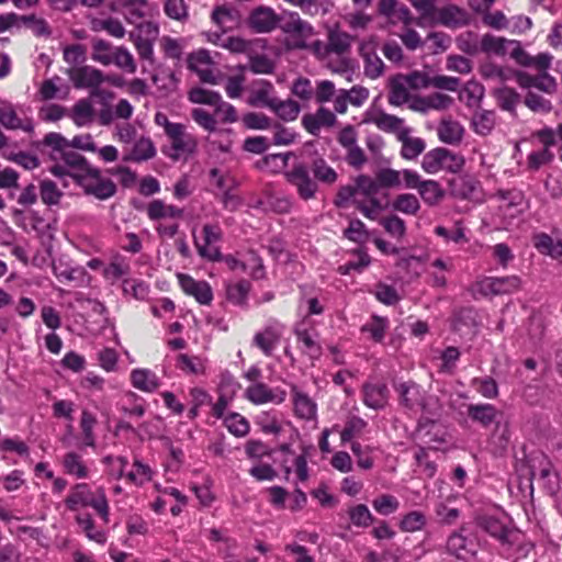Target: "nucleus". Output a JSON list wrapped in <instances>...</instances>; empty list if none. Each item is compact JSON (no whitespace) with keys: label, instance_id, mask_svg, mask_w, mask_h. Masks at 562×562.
Returning <instances> with one entry per match:
<instances>
[{"label":"nucleus","instance_id":"obj_48","mask_svg":"<svg viewBox=\"0 0 562 562\" xmlns=\"http://www.w3.org/2000/svg\"><path fill=\"white\" fill-rule=\"evenodd\" d=\"M371 122L382 131L395 133L397 137L402 130L407 128L402 119L386 113H378L373 115L371 117Z\"/></svg>","mask_w":562,"mask_h":562},{"label":"nucleus","instance_id":"obj_20","mask_svg":"<svg viewBox=\"0 0 562 562\" xmlns=\"http://www.w3.org/2000/svg\"><path fill=\"white\" fill-rule=\"evenodd\" d=\"M464 529L452 533L447 541V550L450 554L460 560L468 561L472 559L477 550V543L474 538L468 537Z\"/></svg>","mask_w":562,"mask_h":562},{"label":"nucleus","instance_id":"obj_35","mask_svg":"<svg viewBox=\"0 0 562 562\" xmlns=\"http://www.w3.org/2000/svg\"><path fill=\"white\" fill-rule=\"evenodd\" d=\"M401 403L411 412L417 413V407L423 396L422 389L414 382H404L397 386Z\"/></svg>","mask_w":562,"mask_h":562},{"label":"nucleus","instance_id":"obj_45","mask_svg":"<svg viewBox=\"0 0 562 562\" xmlns=\"http://www.w3.org/2000/svg\"><path fill=\"white\" fill-rule=\"evenodd\" d=\"M468 414L472 420L487 427L495 420L497 411L492 404H471Z\"/></svg>","mask_w":562,"mask_h":562},{"label":"nucleus","instance_id":"obj_62","mask_svg":"<svg viewBox=\"0 0 562 562\" xmlns=\"http://www.w3.org/2000/svg\"><path fill=\"white\" fill-rule=\"evenodd\" d=\"M123 292L136 300H146L149 294V286L146 282L137 279H124Z\"/></svg>","mask_w":562,"mask_h":562},{"label":"nucleus","instance_id":"obj_43","mask_svg":"<svg viewBox=\"0 0 562 562\" xmlns=\"http://www.w3.org/2000/svg\"><path fill=\"white\" fill-rule=\"evenodd\" d=\"M76 521L88 539L100 544H103L106 541L105 532L94 526V521L90 514H78L76 516Z\"/></svg>","mask_w":562,"mask_h":562},{"label":"nucleus","instance_id":"obj_19","mask_svg":"<svg viewBox=\"0 0 562 562\" xmlns=\"http://www.w3.org/2000/svg\"><path fill=\"white\" fill-rule=\"evenodd\" d=\"M248 25L257 33H270L281 25V16L273 9L260 5L250 12Z\"/></svg>","mask_w":562,"mask_h":562},{"label":"nucleus","instance_id":"obj_34","mask_svg":"<svg viewBox=\"0 0 562 562\" xmlns=\"http://www.w3.org/2000/svg\"><path fill=\"white\" fill-rule=\"evenodd\" d=\"M295 334L304 352L311 358H318L321 356V347L316 340L317 335L315 330L307 329L305 324L301 323L296 325Z\"/></svg>","mask_w":562,"mask_h":562},{"label":"nucleus","instance_id":"obj_59","mask_svg":"<svg viewBox=\"0 0 562 562\" xmlns=\"http://www.w3.org/2000/svg\"><path fill=\"white\" fill-rule=\"evenodd\" d=\"M311 168L314 177L326 184H333L338 178L335 169L331 168L323 158L315 159Z\"/></svg>","mask_w":562,"mask_h":562},{"label":"nucleus","instance_id":"obj_26","mask_svg":"<svg viewBox=\"0 0 562 562\" xmlns=\"http://www.w3.org/2000/svg\"><path fill=\"white\" fill-rule=\"evenodd\" d=\"M276 98L274 88L269 81L257 80L251 83L248 98L250 105L270 109Z\"/></svg>","mask_w":562,"mask_h":562},{"label":"nucleus","instance_id":"obj_28","mask_svg":"<svg viewBox=\"0 0 562 562\" xmlns=\"http://www.w3.org/2000/svg\"><path fill=\"white\" fill-rule=\"evenodd\" d=\"M130 380L133 387L145 393H153L160 386V379L149 369H133Z\"/></svg>","mask_w":562,"mask_h":562},{"label":"nucleus","instance_id":"obj_44","mask_svg":"<svg viewBox=\"0 0 562 562\" xmlns=\"http://www.w3.org/2000/svg\"><path fill=\"white\" fill-rule=\"evenodd\" d=\"M131 272V263L130 260L121 255L113 257L111 262L104 269V277L115 282L122 278H125Z\"/></svg>","mask_w":562,"mask_h":562},{"label":"nucleus","instance_id":"obj_14","mask_svg":"<svg viewBox=\"0 0 562 562\" xmlns=\"http://www.w3.org/2000/svg\"><path fill=\"white\" fill-rule=\"evenodd\" d=\"M0 124L7 130H21L26 133L33 132L34 124L22 106H15L3 100L0 105Z\"/></svg>","mask_w":562,"mask_h":562},{"label":"nucleus","instance_id":"obj_12","mask_svg":"<svg viewBox=\"0 0 562 562\" xmlns=\"http://www.w3.org/2000/svg\"><path fill=\"white\" fill-rule=\"evenodd\" d=\"M222 229L217 224H205L200 236L194 237V244L201 257L215 261L221 257L218 243Z\"/></svg>","mask_w":562,"mask_h":562},{"label":"nucleus","instance_id":"obj_50","mask_svg":"<svg viewBox=\"0 0 562 562\" xmlns=\"http://www.w3.org/2000/svg\"><path fill=\"white\" fill-rule=\"evenodd\" d=\"M270 110H272L283 121H294L299 116L301 109L299 103L294 100H279L276 98Z\"/></svg>","mask_w":562,"mask_h":562},{"label":"nucleus","instance_id":"obj_49","mask_svg":"<svg viewBox=\"0 0 562 562\" xmlns=\"http://www.w3.org/2000/svg\"><path fill=\"white\" fill-rule=\"evenodd\" d=\"M473 131L482 136L488 135L495 126V113L492 111H476L472 117Z\"/></svg>","mask_w":562,"mask_h":562},{"label":"nucleus","instance_id":"obj_58","mask_svg":"<svg viewBox=\"0 0 562 562\" xmlns=\"http://www.w3.org/2000/svg\"><path fill=\"white\" fill-rule=\"evenodd\" d=\"M156 155L154 143L148 137H140L133 146L131 157L135 161H145Z\"/></svg>","mask_w":562,"mask_h":562},{"label":"nucleus","instance_id":"obj_54","mask_svg":"<svg viewBox=\"0 0 562 562\" xmlns=\"http://www.w3.org/2000/svg\"><path fill=\"white\" fill-rule=\"evenodd\" d=\"M154 471L151 468L140 461L139 459H134L131 471L126 474V479L135 484V485H144L149 482L153 477Z\"/></svg>","mask_w":562,"mask_h":562},{"label":"nucleus","instance_id":"obj_61","mask_svg":"<svg viewBox=\"0 0 562 562\" xmlns=\"http://www.w3.org/2000/svg\"><path fill=\"white\" fill-rule=\"evenodd\" d=\"M97 425V417L93 413L85 409L81 413L80 418V428L83 435V442L88 447H94L95 437H94V426Z\"/></svg>","mask_w":562,"mask_h":562},{"label":"nucleus","instance_id":"obj_15","mask_svg":"<svg viewBox=\"0 0 562 562\" xmlns=\"http://www.w3.org/2000/svg\"><path fill=\"white\" fill-rule=\"evenodd\" d=\"M479 526L495 538L503 547H512L519 541L520 533L508 527L505 520L495 516L485 515L480 517Z\"/></svg>","mask_w":562,"mask_h":562},{"label":"nucleus","instance_id":"obj_55","mask_svg":"<svg viewBox=\"0 0 562 562\" xmlns=\"http://www.w3.org/2000/svg\"><path fill=\"white\" fill-rule=\"evenodd\" d=\"M368 423L359 416H351L346 420L345 427L340 432L342 443L351 441L353 438L363 434Z\"/></svg>","mask_w":562,"mask_h":562},{"label":"nucleus","instance_id":"obj_13","mask_svg":"<svg viewBox=\"0 0 562 562\" xmlns=\"http://www.w3.org/2000/svg\"><path fill=\"white\" fill-rule=\"evenodd\" d=\"M244 397L254 405H280L286 398V391L280 386L271 387L262 381L249 384L244 391Z\"/></svg>","mask_w":562,"mask_h":562},{"label":"nucleus","instance_id":"obj_33","mask_svg":"<svg viewBox=\"0 0 562 562\" xmlns=\"http://www.w3.org/2000/svg\"><path fill=\"white\" fill-rule=\"evenodd\" d=\"M463 135V126L454 120L446 119L438 125V137L445 144L457 145L462 140Z\"/></svg>","mask_w":562,"mask_h":562},{"label":"nucleus","instance_id":"obj_5","mask_svg":"<svg viewBox=\"0 0 562 562\" xmlns=\"http://www.w3.org/2000/svg\"><path fill=\"white\" fill-rule=\"evenodd\" d=\"M87 195H92L98 200H108L116 192L115 183L105 177L97 167H86L81 173L75 175L74 180Z\"/></svg>","mask_w":562,"mask_h":562},{"label":"nucleus","instance_id":"obj_18","mask_svg":"<svg viewBox=\"0 0 562 562\" xmlns=\"http://www.w3.org/2000/svg\"><path fill=\"white\" fill-rule=\"evenodd\" d=\"M378 46L374 36L361 41L359 45V54L364 61V74L372 79L380 77L384 70V64L376 54Z\"/></svg>","mask_w":562,"mask_h":562},{"label":"nucleus","instance_id":"obj_1","mask_svg":"<svg viewBox=\"0 0 562 562\" xmlns=\"http://www.w3.org/2000/svg\"><path fill=\"white\" fill-rule=\"evenodd\" d=\"M351 46V36L346 32L331 29L328 41L319 40L311 44V53L328 69L337 74H350L353 69L352 60L346 56Z\"/></svg>","mask_w":562,"mask_h":562},{"label":"nucleus","instance_id":"obj_47","mask_svg":"<svg viewBox=\"0 0 562 562\" xmlns=\"http://www.w3.org/2000/svg\"><path fill=\"white\" fill-rule=\"evenodd\" d=\"M406 80L401 76H396L391 80L389 102L393 105H402L409 101L411 94Z\"/></svg>","mask_w":562,"mask_h":562},{"label":"nucleus","instance_id":"obj_37","mask_svg":"<svg viewBox=\"0 0 562 562\" xmlns=\"http://www.w3.org/2000/svg\"><path fill=\"white\" fill-rule=\"evenodd\" d=\"M389 326L386 317L374 315L361 327V333L368 335L370 340L380 344L384 340Z\"/></svg>","mask_w":562,"mask_h":562},{"label":"nucleus","instance_id":"obj_8","mask_svg":"<svg viewBox=\"0 0 562 562\" xmlns=\"http://www.w3.org/2000/svg\"><path fill=\"white\" fill-rule=\"evenodd\" d=\"M355 187L360 199V212L370 220L376 218L383 210L382 202L376 198L380 187L378 180L360 175L356 178Z\"/></svg>","mask_w":562,"mask_h":562},{"label":"nucleus","instance_id":"obj_23","mask_svg":"<svg viewBox=\"0 0 562 562\" xmlns=\"http://www.w3.org/2000/svg\"><path fill=\"white\" fill-rule=\"evenodd\" d=\"M363 403L372 409H383L389 401V389L382 382H367L362 386Z\"/></svg>","mask_w":562,"mask_h":562},{"label":"nucleus","instance_id":"obj_42","mask_svg":"<svg viewBox=\"0 0 562 562\" xmlns=\"http://www.w3.org/2000/svg\"><path fill=\"white\" fill-rule=\"evenodd\" d=\"M63 467L65 473L77 479H86L89 476V470L81 456L76 452H68L64 456Z\"/></svg>","mask_w":562,"mask_h":562},{"label":"nucleus","instance_id":"obj_7","mask_svg":"<svg viewBox=\"0 0 562 562\" xmlns=\"http://www.w3.org/2000/svg\"><path fill=\"white\" fill-rule=\"evenodd\" d=\"M167 137L168 144L164 147L162 153L175 161L188 160L196 149V138L187 131L183 124L171 126Z\"/></svg>","mask_w":562,"mask_h":562},{"label":"nucleus","instance_id":"obj_3","mask_svg":"<svg viewBox=\"0 0 562 562\" xmlns=\"http://www.w3.org/2000/svg\"><path fill=\"white\" fill-rule=\"evenodd\" d=\"M65 505L71 512L90 506L104 524L110 521V507L102 487L92 491L86 483L76 484L66 497Z\"/></svg>","mask_w":562,"mask_h":562},{"label":"nucleus","instance_id":"obj_17","mask_svg":"<svg viewBox=\"0 0 562 562\" xmlns=\"http://www.w3.org/2000/svg\"><path fill=\"white\" fill-rule=\"evenodd\" d=\"M58 160H63L65 165L57 164L50 168V172L58 178L70 177L75 180L76 173H81L86 170V167L91 166L88 160L82 155L75 151L70 145L68 146V150L59 155Z\"/></svg>","mask_w":562,"mask_h":562},{"label":"nucleus","instance_id":"obj_36","mask_svg":"<svg viewBox=\"0 0 562 562\" xmlns=\"http://www.w3.org/2000/svg\"><path fill=\"white\" fill-rule=\"evenodd\" d=\"M426 427H428V424L420 425V431ZM424 441L429 449L440 450L448 443V432L443 426L430 420Z\"/></svg>","mask_w":562,"mask_h":562},{"label":"nucleus","instance_id":"obj_22","mask_svg":"<svg viewBox=\"0 0 562 562\" xmlns=\"http://www.w3.org/2000/svg\"><path fill=\"white\" fill-rule=\"evenodd\" d=\"M225 261L232 270L244 272L254 279H261L265 276L261 259L254 252L247 254L244 259L228 256Z\"/></svg>","mask_w":562,"mask_h":562},{"label":"nucleus","instance_id":"obj_38","mask_svg":"<svg viewBox=\"0 0 562 562\" xmlns=\"http://www.w3.org/2000/svg\"><path fill=\"white\" fill-rule=\"evenodd\" d=\"M423 202L428 206L438 205L445 198V190L436 180H424L417 190Z\"/></svg>","mask_w":562,"mask_h":562},{"label":"nucleus","instance_id":"obj_21","mask_svg":"<svg viewBox=\"0 0 562 562\" xmlns=\"http://www.w3.org/2000/svg\"><path fill=\"white\" fill-rule=\"evenodd\" d=\"M69 78L76 88L95 89L103 83V72L90 66L71 68L68 71Z\"/></svg>","mask_w":562,"mask_h":562},{"label":"nucleus","instance_id":"obj_31","mask_svg":"<svg viewBox=\"0 0 562 562\" xmlns=\"http://www.w3.org/2000/svg\"><path fill=\"white\" fill-rule=\"evenodd\" d=\"M146 212L149 220L154 222L162 220H178L183 214V211L180 207L166 204L161 200H153L149 202Z\"/></svg>","mask_w":562,"mask_h":562},{"label":"nucleus","instance_id":"obj_24","mask_svg":"<svg viewBox=\"0 0 562 562\" xmlns=\"http://www.w3.org/2000/svg\"><path fill=\"white\" fill-rule=\"evenodd\" d=\"M181 289L189 295H192L200 304H210L213 299V292L206 281H196L187 274H178Z\"/></svg>","mask_w":562,"mask_h":562},{"label":"nucleus","instance_id":"obj_4","mask_svg":"<svg viewBox=\"0 0 562 562\" xmlns=\"http://www.w3.org/2000/svg\"><path fill=\"white\" fill-rule=\"evenodd\" d=\"M281 31L285 35V46L290 49H308L311 52L312 38L315 35L314 27L301 19L296 12H288L281 15Z\"/></svg>","mask_w":562,"mask_h":562},{"label":"nucleus","instance_id":"obj_40","mask_svg":"<svg viewBox=\"0 0 562 562\" xmlns=\"http://www.w3.org/2000/svg\"><path fill=\"white\" fill-rule=\"evenodd\" d=\"M70 117L79 126H88L94 120V109L91 101L81 99L71 109Z\"/></svg>","mask_w":562,"mask_h":562},{"label":"nucleus","instance_id":"obj_60","mask_svg":"<svg viewBox=\"0 0 562 562\" xmlns=\"http://www.w3.org/2000/svg\"><path fill=\"white\" fill-rule=\"evenodd\" d=\"M112 64L127 74H135L137 69L133 55L123 46L115 47Z\"/></svg>","mask_w":562,"mask_h":562},{"label":"nucleus","instance_id":"obj_30","mask_svg":"<svg viewBox=\"0 0 562 562\" xmlns=\"http://www.w3.org/2000/svg\"><path fill=\"white\" fill-rule=\"evenodd\" d=\"M412 130L407 127L400 132L397 139L402 143L401 156L407 160L416 159L426 148L425 140L420 137H413Z\"/></svg>","mask_w":562,"mask_h":562},{"label":"nucleus","instance_id":"obj_29","mask_svg":"<svg viewBox=\"0 0 562 562\" xmlns=\"http://www.w3.org/2000/svg\"><path fill=\"white\" fill-rule=\"evenodd\" d=\"M294 413L305 420L315 419L317 415L316 403L296 386H292Z\"/></svg>","mask_w":562,"mask_h":562},{"label":"nucleus","instance_id":"obj_16","mask_svg":"<svg viewBox=\"0 0 562 562\" xmlns=\"http://www.w3.org/2000/svg\"><path fill=\"white\" fill-rule=\"evenodd\" d=\"M288 182L296 189L299 196L303 200L313 199L318 186L311 178L305 165L296 164L285 173Z\"/></svg>","mask_w":562,"mask_h":562},{"label":"nucleus","instance_id":"obj_25","mask_svg":"<svg viewBox=\"0 0 562 562\" xmlns=\"http://www.w3.org/2000/svg\"><path fill=\"white\" fill-rule=\"evenodd\" d=\"M283 333V326L273 322L254 337V344L262 350L266 356H271Z\"/></svg>","mask_w":562,"mask_h":562},{"label":"nucleus","instance_id":"obj_27","mask_svg":"<svg viewBox=\"0 0 562 562\" xmlns=\"http://www.w3.org/2000/svg\"><path fill=\"white\" fill-rule=\"evenodd\" d=\"M336 122V115L326 108H319L313 114H305L302 124L312 135H318L323 127L333 126Z\"/></svg>","mask_w":562,"mask_h":562},{"label":"nucleus","instance_id":"obj_2","mask_svg":"<svg viewBox=\"0 0 562 562\" xmlns=\"http://www.w3.org/2000/svg\"><path fill=\"white\" fill-rule=\"evenodd\" d=\"M517 473L530 483L538 481L550 494H555L560 488V476L543 452L537 451L527 456L526 460L517 467Z\"/></svg>","mask_w":562,"mask_h":562},{"label":"nucleus","instance_id":"obj_32","mask_svg":"<svg viewBox=\"0 0 562 562\" xmlns=\"http://www.w3.org/2000/svg\"><path fill=\"white\" fill-rule=\"evenodd\" d=\"M437 20L447 27H460L469 23V14L456 5H447L437 12Z\"/></svg>","mask_w":562,"mask_h":562},{"label":"nucleus","instance_id":"obj_57","mask_svg":"<svg viewBox=\"0 0 562 562\" xmlns=\"http://www.w3.org/2000/svg\"><path fill=\"white\" fill-rule=\"evenodd\" d=\"M189 395L191 408L189 409L188 417L194 419L202 406L211 404L212 396L202 387H192Z\"/></svg>","mask_w":562,"mask_h":562},{"label":"nucleus","instance_id":"obj_64","mask_svg":"<svg viewBox=\"0 0 562 562\" xmlns=\"http://www.w3.org/2000/svg\"><path fill=\"white\" fill-rule=\"evenodd\" d=\"M372 506L378 514L389 516L398 509L400 502L393 495L383 494L372 502Z\"/></svg>","mask_w":562,"mask_h":562},{"label":"nucleus","instance_id":"obj_11","mask_svg":"<svg viewBox=\"0 0 562 562\" xmlns=\"http://www.w3.org/2000/svg\"><path fill=\"white\" fill-rule=\"evenodd\" d=\"M188 68L196 74L201 81L217 85L221 79V72L210 52L201 48L189 54Z\"/></svg>","mask_w":562,"mask_h":562},{"label":"nucleus","instance_id":"obj_39","mask_svg":"<svg viewBox=\"0 0 562 562\" xmlns=\"http://www.w3.org/2000/svg\"><path fill=\"white\" fill-rule=\"evenodd\" d=\"M513 40L494 36L492 34H484L480 41V52L486 54H493L498 57H503L507 54L508 47Z\"/></svg>","mask_w":562,"mask_h":562},{"label":"nucleus","instance_id":"obj_46","mask_svg":"<svg viewBox=\"0 0 562 562\" xmlns=\"http://www.w3.org/2000/svg\"><path fill=\"white\" fill-rule=\"evenodd\" d=\"M392 209L405 215H416L420 210V202L413 193H401L392 201Z\"/></svg>","mask_w":562,"mask_h":562},{"label":"nucleus","instance_id":"obj_10","mask_svg":"<svg viewBox=\"0 0 562 562\" xmlns=\"http://www.w3.org/2000/svg\"><path fill=\"white\" fill-rule=\"evenodd\" d=\"M520 284L521 280L517 276L482 277L473 283L472 292L483 296L509 294L517 291Z\"/></svg>","mask_w":562,"mask_h":562},{"label":"nucleus","instance_id":"obj_52","mask_svg":"<svg viewBox=\"0 0 562 562\" xmlns=\"http://www.w3.org/2000/svg\"><path fill=\"white\" fill-rule=\"evenodd\" d=\"M115 53V47L111 45V43L104 40H94L92 43V54L91 58L103 65L110 66L112 65V58Z\"/></svg>","mask_w":562,"mask_h":562},{"label":"nucleus","instance_id":"obj_9","mask_svg":"<svg viewBox=\"0 0 562 562\" xmlns=\"http://www.w3.org/2000/svg\"><path fill=\"white\" fill-rule=\"evenodd\" d=\"M533 136L542 145L541 149L532 150L527 156L528 170L536 171L541 167L550 165L554 160L552 147L555 146L554 128L544 126L533 133Z\"/></svg>","mask_w":562,"mask_h":562},{"label":"nucleus","instance_id":"obj_63","mask_svg":"<svg viewBox=\"0 0 562 562\" xmlns=\"http://www.w3.org/2000/svg\"><path fill=\"white\" fill-rule=\"evenodd\" d=\"M289 157L290 154L268 155L258 162V167L265 171L280 172L286 167Z\"/></svg>","mask_w":562,"mask_h":562},{"label":"nucleus","instance_id":"obj_6","mask_svg":"<svg viewBox=\"0 0 562 562\" xmlns=\"http://www.w3.org/2000/svg\"><path fill=\"white\" fill-rule=\"evenodd\" d=\"M464 162L463 156L447 148L438 147L424 155L422 168L429 175L440 171L457 173L462 170Z\"/></svg>","mask_w":562,"mask_h":562},{"label":"nucleus","instance_id":"obj_53","mask_svg":"<svg viewBox=\"0 0 562 562\" xmlns=\"http://www.w3.org/2000/svg\"><path fill=\"white\" fill-rule=\"evenodd\" d=\"M480 74L485 79L505 82L514 78L515 71L509 68L501 67L494 63H484L480 67Z\"/></svg>","mask_w":562,"mask_h":562},{"label":"nucleus","instance_id":"obj_41","mask_svg":"<svg viewBox=\"0 0 562 562\" xmlns=\"http://www.w3.org/2000/svg\"><path fill=\"white\" fill-rule=\"evenodd\" d=\"M533 246L539 252L552 258L562 257V241L554 240L551 236L540 233L533 236Z\"/></svg>","mask_w":562,"mask_h":562},{"label":"nucleus","instance_id":"obj_56","mask_svg":"<svg viewBox=\"0 0 562 562\" xmlns=\"http://www.w3.org/2000/svg\"><path fill=\"white\" fill-rule=\"evenodd\" d=\"M224 425L235 437H245L250 429L248 420L238 413H231L225 416Z\"/></svg>","mask_w":562,"mask_h":562},{"label":"nucleus","instance_id":"obj_51","mask_svg":"<svg viewBox=\"0 0 562 562\" xmlns=\"http://www.w3.org/2000/svg\"><path fill=\"white\" fill-rule=\"evenodd\" d=\"M177 367L186 373L200 375L205 373L206 360L201 357H190L181 353L177 358Z\"/></svg>","mask_w":562,"mask_h":562}]
</instances>
